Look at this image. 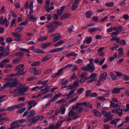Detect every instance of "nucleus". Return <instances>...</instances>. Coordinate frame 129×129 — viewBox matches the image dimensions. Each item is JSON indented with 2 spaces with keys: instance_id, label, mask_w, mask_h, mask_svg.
I'll list each match as a JSON object with an SVG mask.
<instances>
[{
  "instance_id": "obj_13",
  "label": "nucleus",
  "mask_w": 129,
  "mask_h": 129,
  "mask_svg": "<svg viewBox=\"0 0 129 129\" xmlns=\"http://www.w3.org/2000/svg\"><path fill=\"white\" fill-rule=\"evenodd\" d=\"M24 69L23 68L18 71L16 73V76H18L19 75H24L26 72V71L24 72Z\"/></svg>"
},
{
  "instance_id": "obj_47",
  "label": "nucleus",
  "mask_w": 129,
  "mask_h": 129,
  "mask_svg": "<svg viewBox=\"0 0 129 129\" xmlns=\"http://www.w3.org/2000/svg\"><path fill=\"white\" fill-rule=\"evenodd\" d=\"M91 91L90 90H87L85 92V96L87 97L89 96H90V94H91Z\"/></svg>"
},
{
  "instance_id": "obj_54",
  "label": "nucleus",
  "mask_w": 129,
  "mask_h": 129,
  "mask_svg": "<svg viewBox=\"0 0 129 129\" xmlns=\"http://www.w3.org/2000/svg\"><path fill=\"white\" fill-rule=\"evenodd\" d=\"M26 109V108H22L18 111L17 113L20 114L22 113L25 111Z\"/></svg>"
},
{
  "instance_id": "obj_32",
  "label": "nucleus",
  "mask_w": 129,
  "mask_h": 129,
  "mask_svg": "<svg viewBox=\"0 0 129 129\" xmlns=\"http://www.w3.org/2000/svg\"><path fill=\"white\" fill-rule=\"evenodd\" d=\"M76 89H74L72 90H71L69 94V95L67 96L68 97L67 98V99H69L70 98H71L72 96L70 97V96L72 95L74 93V92L76 90Z\"/></svg>"
},
{
  "instance_id": "obj_19",
  "label": "nucleus",
  "mask_w": 129,
  "mask_h": 129,
  "mask_svg": "<svg viewBox=\"0 0 129 129\" xmlns=\"http://www.w3.org/2000/svg\"><path fill=\"white\" fill-rule=\"evenodd\" d=\"M123 29V27L121 25H119L117 28L115 27L114 28V30L116 31L119 34L122 32Z\"/></svg>"
},
{
  "instance_id": "obj_51",
  "label": "nucleus",
  "mask_w": 129,
  "mask_h": 129,
  "mask_svg": "<svg viewBox=\"0 0 129 129\" xmlns=\"http://www.w3.org/2000/svg\"><path fill=\"white\" fill-rule=\"evenodd\" d=\"M24 55V53L22 52H18L15 55L16 56H19V57H23V55Z\"/></svg>"
},
{
  "instance_id": "obj_31",
  "label": "nucleus",
  "mask_w": 129,
  "mask_h": 129,
  "mask_svg": "<svg viewBox=\"0 0 129 129\" xmlns=\"http://www.w3.org/2000/svg\"><path fill=\"white\" fill-rule=\"evenodd\" d=\"M34 51L38 53H43L44 52L43 50L39 48L36 49Z\"/></svg>"
},
{
  "instance_id": "obj_8",
  "label": "nucleus",
  "mask_w": 129,
  "mask_h": 129,
  "mask_svg": "<svg viewBox=\"0 0 129 129\" xmlns=\"http://www.w3.org/2000/svg\"><path fill=\"white\" fill-rule=\"evenodd\" d=\"M96 75L95 73H93L91 75L90 77L88 78V79H91L88 80L87 82V83H89L90 82H92L96 80L97 78L96 77Z\"/></svg>"
},
{
  "instance_id": "obj_41",
  "label": "nucleus",
  "mask_w": 129,
  "mask_h": 129,
  "mask_svg": "<svg viewBox=\"0 0 129 129\" xmlns=\"http://www.w3.org/2000/svg\"><path fill=\"white\" fill-rule=\"evenodd\" d=\"M74 115H76L75 113L73 111V110L72 109L69 111L68 114V116L71 117L73 116Z\"/></svg>"
},
{
  "instance_id": "obj_22",
  "label": "nucleus",
  "mask_w": 129,
  "mask_h": 129,
  "mask_svg": "<svg viewBox=\"0 0 129 129\" xmlns=\"http://www.w3.org/2000/svg\"><path fill=\"white\" fill-rule=\"evenodd\" d=\"M92 13L91 11H89L85 13V16L87 18H89L91 17Z\"/></svg>"
},
{
  "instance_id": "obj_56",
  "label": "nucleus",
  "mask_w": 129,
  "mask_h": 129,
  "mask_svg": "<svg viewBox=\"0 0 129 129\" xmlns=\"http://www.w3.org/2000/svg\"><path fill=\"white\" fill-rule=\"evenodd\" d=\"M58 98V97L57 95L55 94V95L49 101V102H51L55 101L56 100H57Z\"/></svg>"
},
{
  "instance_id": "obj_42",
  "label": "nucleus",
  "mask_w": 129,
  "mask_h": 129,
  "mask_svg": "<svg viewBox=\"0 0 129 129\" xmlns=\"http://www.w3.org/2000/svg\"><path fill=\"white\" fill-rule=\"evenodd\" d=\"M24 67V65L23 64H20L16 66V70H20Z\"/></svg>"
},
{
  "instance_id": "obj_25",
  "label": "nucleus",
  "mask_w": 129,
  "mask_h": 129,
  "mask_svg": "<svg viewBox=\"0 0 129 129\" xmlns=\"http://www.w3.org/2000/svg\"><path fill=\"white\" fill-rule=\"evenodd\" d=\"M75 80L73 84V86L74 88H76L79 86V84L78 82V79L77 78H76L75 79Z\"/></svg>"
},
{
  "instance_id": "obj_39",
  "label": "nucleus",
  "mask_w": 129,
  "mask_h": 129,
  "mask_svg": "<svg viewBox=\"0 0 129 129\" xmlns=\"http://www.w3.org/2000/svg\"><path fill=\"white\" fill-rule=\"evenodd\" d=\"M16 107L15 105L8 107L6 111H12L16 109Z\"/></svg>"
},
{
  "instance_id": "obj_49",
  "label": "nucleus",
  "mask_w": 129,
  "mask_h": 129,
  "mask_svg": "<svg viewBox=\"0 0 129 129\" xmlns=\"http://www.w3.org/2000/svg\"><path fill=\"white\" fill-rule=\"evenodd\" d=\"M88 31L90 33H93L95 32V27H93L88 29Z\"/></svg>"
},
{
  "instance_id": "obj_5",
  "label": "nucleus",
  "mask_w": 129,
  "mask_h": 129,
  "mask_svg": "<svg viewBox=\"0 0 129 129\" xmlns=\"http://www.w3.org/2000/svg\"><path fill=\"white\" fill-rule=\"evenodd\" d=\"M25 120L22 119L19 120H17L14 122H12L11 124V126L10 128V129H13L15 128L20 126V124H18V123L20 121L21 123H22L25 121Z\"/></svg>"
},
{
  "instance_id": "obj_38",
  "label": "nucleus",
  "mask_w": 129,
  "mask_h": 129,
  "mask_svg": "<svg viewBox=\"0 0 129 129\" xmlns=\"http://www.w3.org/2000/svg\"><path fill=\"white\" fill-rule=\"evenodd\" d=\"M18 33H14L13 32L12 33V35L14 36V37H21L22 36L21 34H20Z\"/></svg>"
},
{
  "instance_id": "obj_36",
  "label": "nucleus",
  "mask_w": 129,
  "mask_h": 129,
  "mask_svg": "<svg viewBox=\"0 0 129 129\" xmlns=\"http://www.w3.org/2000/svg\"><path fill=\"white\" fill-rule=\"evenodd\" d=\"M28 87L27 86L21 89H20L22 94L26 92L27 91Z\"/></svg>"
},
{
  "instance_id": "obj_45",
  "label": "nucleus",
  "mask_w": 129,
  "mask_h": 129,
  "mask_svg": "<svg viewBox=\"0 0 129 129\" xmlns=\"http://www.w3.org/2000/svg\"><path fill=\"white\" fill-rule=\"evenodd\" d=\"M113 6L114 3L113 2L107 3L105 4V6L108 7H112Z\"/></svg>"
},
{
  "instance_id": "obj_53",
  "label": "nucleus",
  "mask_w": 129,
  "mask_h": 129,
  "mask_svg": "<svg viewBox=\"0 0 129 129\" xmlns=\"http://www.w3.org/2000/svg\"><path fill=\"white\" fill-rule=\"evenodd\" d=\"M45 16L46 17L47 19L49 21L51 20L52 18V15L50 14H46Z\"/></svg>"
},
{
  "instance_id": "obj_60",
  "label": "nucleus",
  "mask_w": 129,
  "mask_h": 129,
  "mask_svg": "<svg viewBox=\"0 0 129 129\" xmlns=\"http://www.w3.org/2000/svg\"><path fill=\"white\" fill-rule=\"evenodd\" d=\"M50 86H48V85H47L46 86L45 88L44 89H41L40 91H47L48 90H49V87Z\"/></svg>"
},
{
  "instance_id": "obj_3",
  "label": "nucleus",
  "mask_w": 129,
  "mask_h": 129,
  "mask_svg": "<svg viewBox=\"0 0 129 129\" xmlns=\"http://www.w3.org/2000/svg\"><path fill=\"white\" fill-rule=\"evenodd\" d=\"M50 2L49 0H47L46 1V4L44 6V8L47 12H49L50 11L53 10L54 3L52 2L51 3L50 7H49Z\"/></svg>"
},
{
  "instance_id": "obj_50",
  "label": "nucleus",
  "mask_w": 129,
  "mask_h": 129,
  "mask_svg": "<svg viewBox=\"0 0 129 129\" xmlns=\"http://www.w3.org/2000/svg\"><path fill=\"white\" fill-rule=\"evenodd\" d=\"M83 107H82L76 111L75 112L76 115H78L81 113L83 110Z\"/></svg>"
},
{
  "instance_id": "obj_55",
  "label": "nucleus",
  "mask_w": 129,
  "mask_h": 129,
  "mask_svg": "<svg viewBox=\"0 0 129 129\" xmlns=\"http://www.w3.org/2000/svg\"><path fill=\"white\" fill-rule=\"evenodd\" d=\"M41 63V62L39 61H36L33 62L31 64V66H38Z\"/></svg>"
},
{
  "instance_id": "obj_20",
  "label": "nucleus",
  "mask_w": 129,
  "mask_h": 129,
  "mask_svg": "<svg viewBox=\"0 0 129 129\" xmlns=\"http://www.w3.org/2000/svg\"><path fill=\"white\" fill-rule=\"evenodd\" d=\"M71 16V15L69 13H67L61 16L60 18L61 20H63Z\"/></svg>"
},
{
  "instance_id": "obj_43",
  "label": "nucleus",
  "mask_w": 129,
  "mask_h": 129,
  "mask_svg": "<svg viewBox=\"0 0 129 129\" xmlns=\"http://www.w3.org/2000/svg\"><path fill=\"white\" fill-rule=\"evenodd\" d=\"M78 7L77 4L73 3L72 5L71 9L73 11H75Z\"/></svg>"
},
{
  "instance_id": "obj_46",
  "label": "nucleus",
  "mask_w": 129,
  "mask_h": 129,
  "mask_svg": "<svg viewBox=\"0 0 129 129\" xmlns=\"http://www.w3.org/2000/svg\"><path fill=\"white\" fill-rule=\"evenodd\" d=\"M25 104L24 103H21L15 105L16 109L17 108L20 109L23 107Z\"/></svg>"
},
{
  "instance_id": "obj_6",
  "label": "nucleus",
  "mask_w": 129,
  "mask_h": 129,
  "mask_svg": "<svg viewBox=\"0 0 129 129\" xmlns=\"http://www.w3.org/2000/svg\"><path fill=\"white\" fill-rule=\"evenodd\" d=\"M35 114V112L33 110H31L29 112L27 111L24 112L22 116L23 117H24L27 115V117L28 118L33 116H34Z\"/></svg>"
},
{
  "instance_id": "obj_18",
  "label": "nucleus",
  "mask_w": 129,
  "mask_h": 129,
  "mask_svg": "<svg viewBox=\"0 0 129 129\" xmlns=\"http://www.w3.org/2000/svg\"><path fill=\"white\" fill-rule=\"evenodd\" d=\"M107 76V72H104L101 75L99 78H101V79H102L104 81L106 79Z\"/></svg>"
},
{
  "instance_id": "obj_11",
  "label": "nucleus",
  "mask_w": 129,
  "mask_h": 129,
  "mask_svg": "<svg viewBox=\"0 0 129 129\" xmlns=\"http://www.w3.org/2000/svg\"><path fill=\"white\" fill-rule=\"evenodd\" d=\"M124 88H118V87L114 88L113 89L112 92L113 94H117L119 93L120 90H122Z\"/></svg>"
},
{
  "instance_id": "obj_48",
  "label": "nucleus",
  "mask_w": 129,
  "mask_h": 129,
  "mask_svg": "<svg viewBox=\"0 0 129 129\" xmlns=\"http://www.w3.org/2000/svg\"><path fill=\"white\" fill-rule=\"evenodd\" d=\"M24 28L23 27H19L17 29H16L15 30V31L17 33H19L20 31L22 30Z\"/></svg>"
},
{
  "instance_id": "obj_63",
  "label": "nucleus",
  "mask_w": 129,
  "mask_h": 129,
  "mask_svg": "<svg viewBox=\"0 0 129 129\" xmlns=\"http://www.w3.org/2000/svg\"><path fill=\"white\" fill-rule=\"evenodd\" d=\"M36 78L37 77H36L35 76H33L28 77L27 79V80L28 81H32L36 79Z\"/></svg>"
},
{
  "instance_id": "obj_21",
  "label": "nucleus",
  "mask_w": 129,
  "mask_h": 129,
  "mask_svg": "<svg viewBox=\"0 0 129 129\" xmlns=\"http://www.w3.org/2000/svg\"><path fill=\"white\" fill-rule=\"evenodd\" d=\"M83 106L86 107L91 109L92 108V105L88 103L85 102L83 103Z\"/></svg>"
},
{
  "instance_id": "obj_61",
  "label": "nucleus",
  "mask_w": 129,
  "mask_h": 129,
  "mask_svg": "<svg viewBox=\"0 0 129 129\" xmlns=\"http://www.w3.org/2000/svg\"><path fill=\"white\" fill-rule=\"evenodd\" d=\"M34 2L33 1H30L28 6L29 10H33V4Z\"/></svg>"
},
{
  "instance_id": "obj_14",
  "label": "nucleus",
  "mask_w": 129,
  "mask_h": 129,
  "mask_svg": "<svg viewBox=\"0 0 129 129\" xmlns=\"http://www.w3.org/2000/svg\"><path fill=\"white\" fill-rule=\"evenodd\" d=\"M92 40V38L91 36L87 37L83 41V43H86L87 44L90 43Z\"/></svg>"
},
{
  "instance_id": "obj_57",
  "label": "nucleus",
  "mask_w": 129,
  "mask_h": 129,
  "mask_svg": "<svg viewBox=\"0 0 129 129\" xmlns=\"http://www.w3.org/2000/svg\"><path fill=\"white\" fill-rule=\"evenodd\" d=\"M115 73L117 77H119L123 76L124 75L121 73L116 71H115Z\"/></svg>"
},
{
  "instance_id": "obj_40",
  "label": "nucleus",
  "mask_w": 129,
  "mask_h": 129,
  "mask_svg": "<svg viewBox=\"0 0 129 129\" xmlns=\"http://www.w3.org/2000/svg\"><path fill=\"white\" fill-rule=\"evenodd\" d=\"M110 75L112 80H114L117 79L116 76L112 72H110Z\"/></svg>"
},
{
  "instance_id": "obj_34",
  "label": "nucleus",
  "mask_w": 129,
  "mask_h": 129,
  "mask_svg": "<svg viewBox=\"0 0 129 129\" xmlns=\"http://www.w3.org/2000/svg\"><path fill=\"white\" fill-rule=\"evenodd\" d=\"M120 119H113L112 121H111L110 123L111 124H115V126H116V124L117 122Z\"/></svg>"
},
{
  "instance_id": "obj_52",
  "label": "nucleus",
  "mask_w": 129,
  "mask_h": 129,
  "mask_svg": "<svg viewBox=\"0 0 129 129\" xmlns=\"http://www.w3.org/2000/svg\"><path fill=\"white\" fill-rule=\"evenodd\" d=\"M22 93L21 92V91L20 90L17 93H15L14 95H13V96L15 97L19 96L21 94H22Z\"/></svg>"
},
{
  "instance_id": "obj_15",
  "label": "nucleus",
  "mask_w": 129,
  "mask_h": 129,
  "mask_svg": "<svg viewBox=\"0 0 129 129\" xmlns=\"http://www.w3.org/2000/svg\"><path fill=\"white\" fill-rule=\"evenodd\" d=\"M6 23V27H8L9 25V22L8 21L7 18H4V20L0 21V24L3 25Z\"/></svg>"
},
{
  "instance_id": "obj_59",
  "label": "nucleus",
  "mask_w": 129,
  "mask_h": 129,
  "mask_svg": "<svg viewBox=\"0 0 129 129\" xmlns=\"http://www.w3.org/2000/svg\"><path fill=\"white\" fill-rule=\"evenodd\" d=\"M13 41V39L11 37L7 38L6 39V42L8 43H10Z\"/></svg>"
},
{
  "instance_id": "obj_4",
  "label": "nucleus",
  "mask_w": 129,
  "mask_h": 129,
  "mask_svg": "<svg viewBox=\"0 0 129 129\" xmlns=\"http://www.w3.org/2000/svg\"><path fill=\"white\" fill-rule=\"evenodd\" d=\"M54 24L53 22H52L49 23L46 25L47 28L48 29V32L50 33L55 30L57 27V26L56 24Z\"/></svg>"
},
{
  "instance_id": "obj_27",
  "label": "nucleus",
  "mask_w": 129,
  "mask_h": 129,
  "mask_svg": "<svg viewBox=\"0 0 129 129\" xmlns=\"http://www.w3.org/2000/svg\"><path fill=\"white\" fill-rule=\"evenodd\" d=\"M64 122L63 120H60L58 121L55 125V127H56L57 128H58L60 126L62 125V123Z\"/></svg>"
},
{
  "instance_id": "obj_37",
  "label": "nucleus",
  "mask_w": 129,
  "mask_h": 129,
  "mask_svg": "<svg viewBox=\"0 0 129 129\" xmlns=\"http://www.w3.org/2000/svg\"><path fill=\"white\" fill-rule=\"evenodd\" d=\"M47 39V37L46 36H42L40 37L38 40V41H45Z\"/></svg>"
},
{
  "instance_id": "obj_7",
  "label": "nucleus",
  "mask_w": 129,
  "mask_h": 129,
  "mask_svg": "<svg viewBox=\"0 0 129 129\" xmlns=\"http://www.w3.org/2000/svg\"><path fill=\"white\" fill-rule=\"evenodd\" d=\"M44 118V116H41L39 115H37L34 118V119L33 121H31L30 123L31 124H33L36 123L38 120L41 121Z\"/></svg>"
},
{
  "instance_id": "obj_58",
  "label": "nucleus",
  "mask_w": 129,
  "mask_h": 129,
  "mask_svg": "<svg viewBox=\"0 0 129 129\" xmlns=\"http://www.w3.org/2000/svg\"><path fill=\"white\" fill-rule=\"evenodd\" d=\"M19 51H23L27 53H30L28 49L22 48H19Z\"/></svg>"
},
{
  "instance_id": "obj_26",
  "label": "nucleus",
  "mask_w": 129,
  "mask_h": 129,
  "mask_svg": "<svg viewBox=\"0 0 129 129\" xmlns=\"http://www.w3.org/2000/svg\"><path fill=\"white\" fill-rule=\"evenodd\" d=\"M101 113L105 116V117L110 116L111 113L110 112H107L103 110L101 111Z\"/></svg>"
},
{
  "instance_id": "obj_64",
  "label": "nucleus",
  "mask_w": 129,
  "mask_h": 129,
  "mask_svg": "<svg viewBox=\"0 0 129 129\" xmlns=\"http://www.w3.org/2000/svg\"><path fill=\"white\" fill-rule=\"evenodd\" d=\"M84 89L83 88H80L77 91V93L79 94H81L83 91Z\"/></svg>"
},
{
  "instance_id": "obj_35",
  "label": "nucleus",
  "mask_w": 129,
  "mask_h": 129,
  "mask_svg": "<svg viewBox=\"0 0 129 129\" xmlns=\"http://www.w3.org/2000/svg\"><path fill=\"white\" fill-rule=\"evenodd\" d=\"M122 111V109L119 108L117 110V113H118V116H120L122 115L123 114Z\"/></svg>"
},
{
  "instance_id": "obj_23",
  "label": "nucleus",
  "mask_w": 129,
  "mask_h": 129,
  "mask_svg": "<svg viewBox=\"0 0 129 129\" xmlns=\"http://www.w3.org/2000/svg\"><path fill=\"white\" fill-rule=\"evenodd\" d=\"M87 73H81L79 75L80 77L84 79L85 80L88 79V77H87Z\"/></svg>"
},
{
  "instance_id": "obj_1",
  "label": "nucleus",
  "mask_w": 129,
  "mask_h": 129,
  "mask_svg": "<svg viewBox=\"0 0 129 129\" xmlns=\"http://www.w3.org/2000/svg\"><path fill=\"white\" fill-rule=\"evenodd\" d=\"M17 79L16 78H13L9 80L10 81L7 82L3 86L1 87V89H3L9 86L11 89L14 87H16L18 84Z\"/></svg>"
},
{
  "instance_id": "obj_10",
  "label": "nucleus",
  "mask_w": 129,
  "mask_h": 129,
  "mask_svg": "<svg viewBox=\"0 0 129 129\" xmlns=\"http://www.w3.org/2000/svg\"><path fill=\"white\" fill-rule=\"evenodd\" d=\"M27 18L32 22H34L36 21L37 20V18L35 17V16L28 14L27 16Z\"/></svg>"
},
{
  "instance_id": "obj_33",
  "label": "nucleus",
  "mask_w": 129,
  "mask_h": 129,
  "mask_svg": "<svg viewBox=\"0 0 129 129\" xmlns=\"http://www.w3.org/2000/svg\"><path fill=\"white\" fill-rule=\"evenodd\" d=\"M23 58V57H19L17 58L14 59L13 60L12 62L14 63H18L19 61H21V59L22 58Z\"/></svg>"
},
{
  "instance_id": "obj_9",
  "label": "nucleus",
  "mask_w": 129,
  "mask_h": 129,
  "mask_svg": "<svg viewBox=\"0 0 129 129\" xmlns=\"http://www.w3.org/2000/svg\"><path fill=\"white\" fill-rule=\"evenodd\" d=\"M51 37L52 38L54 37V38L53 39L54 42L57 41L61 38V36L59 33L54 34L52 35Z\"/></svg>"
},
{
  "instance_id": "obj_44",
  "label": "nucleus",
  "mask_w": 129,
  "mask_h": 129,
  "mask_svg": "<svg viewBox=\"0 0 129 129\" xmlns=\"http://www.w3.org/2000/svg\"><path fill=\"white\" fill-rule=\"evenodd\" d=\"M51 58L50 56V55H48L45 56L44 58L42 59V62L45 61Z\"/></svg>"
},
{
  "instance_id": "obj_17",
  "label": "nucleus",
  "mask_w": 129,
  "mask_h": 129,
  "mask_svg": "<svg viewBox=\"0 0 129 129\" xmlns=\"http://www.w3.org/2000/svg\"><path fill=\"white\" fill-rule=\"evenodd\" d=\"M91 111L95 116L100 117L101 116V114L96 110H92Z\"/></svg>"
},
{
  "instance_id": "obj_24",
  "label": "nucleus",
  "mask_w": 129,
  "mask_h": 129,
  "mask_svg": "<svg viewBox=\"0 0 129 129\" xmlns=\"http://www.w3.org/2000/svg\"><path fill=\"white\" fill-rule=\"evenodd\" d=\"M113 115H111L110 116H108L106 117L107 118L105 119L104 120V122H107L109 120H111L113 119Z\"/></svg>"
},
{
  "instance_id": "obj_12",
  "label": "nucleus",
  "mask_w": 129,
  "mask_h": 129,
  "mask_svg": "<svg viewBox=\"0 0 129 129\" xmlns=\"http://www.w3.org/2000/svg\"><path fill=\"white\" fill-rule=\"evenodd\" d=\"M83 105V103H77L75 105H74L72 106V109L73 110H77L81 108Z\"/></svg>"
},
{
  "instance_id": "obj_29",
  "label": "nucleus",
  "mask_w": 129,
  "mask_h": 129,
  "mask_svg": "<svg viewBox=\"0 0 129 129\" xmlns=\"http://www.w3.org/2000/svg\"><path fill=\"white\" fill-rule=\"evenodd\" d=\"M118 50L119 52L118 55V57H121L123 54V49L122 48H119L118 49Z\"/></svg>"
},
{
  "instance_id": "obj_16",
  "label": "nucleus",
  "mask_w": 129,
  "mask_h": 129,
  "mask_svg": "<svg viewBox=\"0 0 129 129\" xmlns=\"http://www.w3.org/2000/svg\"><path fill=\"white\" fill-rule=\"evenodd\" d=\"M64 49V48L63 47L55 48L51 50H50L49 51V52L51 53H54L61 51L63 50Z\"/></svg>"
},
{
  "instance_id": "obj_2",
  "label": "nucleus",
  "mask_w": 129,
  "mask_h": 129,
  "mask_svg": "<svg viewBox=\"0 0 129 129\" xmlns=\"http://www.w3.org/2000/svg\"><path fill=\"white\" fill-rule=\"evenodd\" d=\"M81 69L84 71H88L90 73L93 72L95 69V68L93 65L88 64L86 66L82 67Z\"/></svg>"
},
{
  "instance_id": "obj_28",
  "label": "nucleus",
  "mask_w": 129,
  "mask_h": 129,
  "mask_svg": "<svg viewBox=\"0 0 129 129\" xmlns=\"http://www.w3.org/2000/svg\"><path fill=\"white\" fill-rule=\"evenodd\" d=\"M64 41L63 40H60L58 42L56 43L54 45V46L56 47H57L59 46L62 45L64 43Z\"/></svg>"
},
{
  "instance_id": "obj_30",
  "label": "nucleus",
  "mask_w": 129,
  "mask_h": 129,
  "mask_svg": "<svg viewBox=\"0 0 129 129\" xmlns=\"http://www.w3.org/2000/svg\"><path fill=\"white\" fill-rule=\"evenodd\" d=\"M52 43L51 42L45 43L42 46V49H44L47 48L50 45H51Z\"/></svg>"
},
{
  "instance_id": "obj_62",
  "label": "nucleus",
  "mask_w": 129,
  "mask_h": 129,
  "mask_svg": "<svg viewBox=\"0 0 129 129\" xmlns=\"http://www.w3.org/2000/svg\"><path fill=\"white\" fill-rule=\"evenodd\" d=\"M49 129H57L56 127H55V125L54 124H53L52 125H50L48 127Z\"/></svg>"
}]
</instances>
